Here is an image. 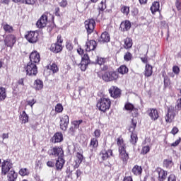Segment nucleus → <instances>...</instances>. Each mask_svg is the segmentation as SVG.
Here are the masks:
<instances>
[{"label":"nucleus","mask_w":181,"mask_h":181,"mask_svg":"<svg viewBox=\"0 0 181 181\" xmlns=\"http://www.w3.org/2000/svg\"><path fill=\"white\" fill-rule=\"evenodd\" d=\"M35 0H24V4L26 5H35Z\"/></svg>","instance_id":"obj_51"},{"label":"nucleus","mask_w":181,"mask_h":181,"mask_svg":"<svg viewBox=\"0 0 181 181\" xmlns=\"http://www.w3.org/2000/svg\"><path fill=\"white\" fill-rule=\"evenodd\" d=\"M98 40L99 43H108V42H110V34L107 32H104L101 34Z\"/></svg>","instance_id":"obj_19"},{"label":"nucleus","mask_w":181,"mask_h":181,"mask_svg":"<svg viewBox=\"0 0 181 181\" xmlns=\"http://www.w3.org/2000/svg\"><path fill=\"white\" fill-rule=\"evenodd\" d=\"M85 28L88 35H91L94 32V28H95V21L93 18L86 20L85 21Z\"/></svg>","instance_id":"obj_8"},{"label":"nucleus","mask_w":181,"mask_h":181,"mask_svg":"<svg viewBox=\"0 0 181 181\" xmlns=\"http://www.w3.org/2000/svg\"><path fill=\"white\" fill-rule=\"evenodd\" d=\"M59 6L62 8H66L67 6V0H62L59 2Z\"/></svg>","instance_id":"obj_53"},{"label":"nucleus","mask_w":181,"mask_h":181,"mask_svg":"<svg viewBox=\"0 0 181 181\" xmlns=\"http://www.w3.org/2000/svg\"><path fill=\"white\" fill-rule=\"evenodd\" d=\"M25 37L29 43H36L39 40V33L36 31H29L25 35Z\"/></svg>","instance_id":"obj_5"},{"label":"nucleus","mask_w":181,"mask_h":181,"mask_svg":"<svg viewBox=\"0 0 181 181\" xmlns=\"http://www.w3.org/2000/svg\"><path fill=\"white\" fill-rule=\"evenodd\" d=\"M118 73H119L120 74H127V73H128V69L127 68V66L122 65L118 69Z\"/></svg>","instance_id":"obj_34"},{"label":"nucleus","mask_w":181,"mask_h":181,"mask_svg":"<svg viewBox=\"0 0 181 181\" xmlns=\"http://www.w3.org/2000/svg\"><path fill=\"white\" fill-rule=\"evenodd\" d=\"M137 141H138V136L136 135V134L132 133L131 139H130L131 144H132V145H135Z\"/></svg>","instance_id":"obj_38"},{"label":"nucleus","mask_w":181,"mask_h":181,"mask_svg":"<svg viewBox=\"0 0 181 181\" xmlns=\"http://www.w3.org/2000/svg\"><path fill=\"white\" fill-rule=\"evenodd\" d=\"M166 176H168V172L160 169L158 171V180L163 181L166 179Z\"/></svg>","instance_id":"obj_26"},{"label":"nucleus","mask_w":181,"mask_h":181,"mask_svg":"<svg viewBox=\"0 0 181 181\" xmlns=\"http://www.w3.org/2000/svg\"><path fill=\"white\" fill-rule=\"evenodd\" d=\"M117 145L119 146V158L123 160V162H127L129 159V156L127 153L125 149V144H124V140L122 139H117Z\"/></svg>","instance_id":"obj_2"},{"label":"nucleus","mask_w":181,"mask_h":181,"mask_svg":"<svg viewBox=\"0 0 181 181\" xmlns=\"http://www.w3.org/2000/svg\"><path fill=\"white\" fill-rule=\"evenodd\" d=\"M123 181H133L132 177L129 176V177H124L123 179Z\"/></svg>","instance_id":"obj_64"},{"label":"nucleus","mask_w":181,"mask_h":181,"mask_svg":"<svg viewBox=\"0 0 181 181\" xmlns=\"http://www.w3.org/2000/svg\"><path fill=\"white\" fill-rule=\"evenodd\" d=\"M19 175H21V176H26L29 175V173L28 172V169L27 168L21 169L19 171Z\"/></svg>","instance_id":"obj_45"},{"label":"nucleus","mask_w":181,"mask_h":181,"mask_svg":"<svg viewBox=\"0 0 181 181\" xmlns=\"http://www.w3.org/2000/svg\"><path fill=\"white\" fill-rule=\"evenodd\" d=\"M48 69H49V70H52L53 73H57V71H59V67H57V64L54 63L50 64L48 66Z\"/></svg>","instance_id":"obj_33"},{"label":"nucleus","mask_w":181,"mask_h":181,"mask_svg":"<svg viewBox=\"0 0 181 181\" xmlns=\"http://www.w3.org/2000/svg\"><path fill=\"white\" fill-rule=\"evenodd\" d=\"M175 6L177 9V11H181V1L179 0H177L175 2Z\"/></svg>","instance_id":"obj_58"},{"label":"nucleus","mask_w":181,"mask_h":181,"mask_svg":"<svg viewBox=\"0 0 181 181\" xmlns=\"http://www.w3.org/2000/svg\"><path fill=\"white\" fill-rule=\"evenodd\" d=\"M121 11L124 15H128L129 13V7L124 6V7L122 8Z\"/></svg>","instance_id":"obj_49"},{"label":"nucleus","mask_w":181,"mask_h":181,"mask_svg":"<svg viewBox=\"0 0 181 181\" xmlns=\"http://www.w3.org/2000/svg\"><path fill=\"white\" fill-rule=\"evenodd\" d=\"M4 30H5V32H8V33H12V32H13V28H12V26L8 24L4 25Z\"/></svg>","instance_id":"obj_42"},{"label":"nucleus","mask_w":181,"mask_h":181,"mask_svg":"<svg viewBox=\"0 0 181 181\" xmlns=\"http://www.w3.org/2000/svg\"><path fill=\"white\" fill-rule=\"evenodd\" d=\"M94 135L95 138H100L101 135V131L100 129L95 130Z\"/></svg>","instance_id":"obj_56"},{"label":"nucleus","mask_w":181,"mask_h":181,"mask_svg":"<svg viewBox=\"0 0 181 181\" xmlns=\"http://www.w3.org/2000/svg\"><path fill=\"white\" fill-rule=\"evenodd\" d=\"M47 166L49 168H54V161L53 160H49L47 163Z\"/></svg>","instance_id":"obj_60"},{"label":"nucleus","mask_w":181,"mask_h":181,"mask_svg":"<svg viewBox=\"0 0 181 181\" xmlns=\"http://www.w3.org/2000/svg\"><path fill=\"white\" fill-rule=\"evenodd\" d=\"M177 132H179V129H177V127H173L171 130V134H173V135H176Z\"/></svg>","instance_id":"obj_61"},{"label":"nucleus","mask_w":181,"mask_h":181,"mask_svg":"<svg viewBox=\"0 0 181 181\" xmlns=\"http://www.w3.org/2000/svg\"><path fill=\"white\" fill-rule=\"evenodd\" d=\"M168 181H176V177L175 175H170L168 178Z\"/></svg>","instance_id":"obj_62"},{"label":"nucleus","mask_w":181,"mask_h":181,"mask_svg":"<svg viewBox=\"0 0 181 181\" xmlns=\"http://www.w3.org/2000/svg\"><path fill=\"white\" fill-rule=\"evenodd\" d=\"M98 77H101L103 81L106 83H110V81H115L118 80L119 75L118 72L115 71H110L105 72L102 76L100 75V73H98Z\"/></svg>","instance_id":"obj_1"},{"label":"nucleus","mask_w":181,"mask_h":181,"mask_svg":"<svg viewBox=\"0 0 181 181\" xmlns=\"http://www.w3.org/2000/svg\"><path fill=\"white\" fill-rule=\"evenodd\" d=\"M175 110H177L178 111L181 110V98L177 100Z\"/></svg>","instance_id":"obj_52"},{"label":"nucleus","mask_w":181,"mask_h":181,"mask_svg":"<svg viewBox=\"0 0 181 181\" xmlns=\"http://www.w3.org/2000/svg\"><path fill=\"white\" fill-rule=\"evenodd\" d=\"M106 1L107 0H102V1L98 5L99 10L101 11L102 12L103 11H104V9H105V8H107V6L105 5Z\"/></svg>","instance_id":"obj_41"},{"label":"nucleus","mask_w":181,"mask_h":181,"mask_svg":"<svg viewBox=\"0 0 181 181\" xmlns=\"http://www.w3.org/2000/svg\"><path fill=\"white\" fill-rule=\"evenodd\" d=\"M81 62H84L85 63H88L90 64V57H88V54H85L83 57H82Z\"/></svg>","instance_id":"obj_48"},{"label":"nucleus","mask_w":181,"mask_h":181,"mask_svg":"<svg viewBox=\"0 0 181 181\" xmlns=\"http://www.w3.org/2000/svg\"><path fill=\"white\" fill-rule=\"evenodd\" d=\"M69 126V116L64 115L61 117L60 120V128L62 131H66L67 127Z\"/></svg>","instance_id":"obj_13"},{"label":"nucleus","mask_w":181,"mask_h":181,"mask_svg":"<svg viewBox=\"0 0 181 181\" xmlns=\"http://www.w3.org/2000/svg\"><path fill=\"white\" fill-rule=\"evenodd\" d=\"M83 124V119L80 120H74L71 122V127L69 129L70 132H74L76 129H78L80 128V125Z\"/></svg>","instance_id":"obj_17"},{"label":"nucleus","mask_w":181,"mask_h":181,"mask_svg":"<svg viewBox=\"0 0 181 181\" xmlns=\"http://www.w3.org/2000/svg\"><path fill=\"white\" fill-rule=\"evenodd\" d=\"M86 52H91L93 50H95L96 47H97V42H95V40H90L86 42Z\"/></svg>","instance_id":"obj_15"},{"label":"nucleus","mask_w":181,"mask_h":181,"mask_svg":"<svg viewBox=\"0 0 181 181\" xmlns=\"http://www.w3.org/2000/svg\"><path fill=\"white\" fill-rule=\"evenodd\" d=\"M83 159H84L83 154H81L80 153H77L76 160H75L76 165H80V163H81V162H83Z\"/></svg>","instance_id":"obj_35"},{"label":"nucleus","mask_w":181,"mask_h":181,"mask_svg":"<svg viewBox=\"0 0 181 181\" xmlns=\"http://www.w3.org/2000/svg\"><path fill=\"white\" fill-rule=\"evenodd\" d=\"M119 29L122 32H128L131 29V22L125 21L121 23Z\"/></svg>","instance_id":"obj_18"},{"label":"nucleus","mask_w":181,"mask_h":181,"mask_svg":"<svg viewBox=\"0 0 181 181\" xmlns=\"http://www.w3.org/2000/svg\"><path fill=\"white\" fill-rule=\"evenodd\" d=\"M152 73H153L152 66L149 64H146L145 71H144V75L146 76V77H151V76H152Z\"/></svg>","instance_id":"obj_28"},{"label":"nucleus","mask_w":181,"mask_h":181,"mask_svg":"<svg viewBox=\"0 0 181 181\" xmlns=\"http://www.w3.org/2000/svg\"><path fill=\"white\" fill-rule=\"evenodd\" d=\"M150 118L153 121H156L159 118V113L156 109H150L147 111Z\"/></svg>","instance_id":"obj_16"},{"label":"nucleus","mask_w":181,"mask_h":181,"mask_svg":"<svg viewBox=\"0 0 181 181\" xmlns=\"http://www.w3.org/2000/svg\"><path fill=\"white\" fill-rule=\"evenodd\" d=\"M4 43L8 47H13V45L16 43V37L13 35H8L6 37Z\"/></svg>","instance_id":"obj_10"},{"label":"nucleus","mask_w":181,"mask_h":181,"mask_svg":"<svg viewBox=\"0 0 181 181\" xmlns=\"http://www.w3.org/2000/svg\"><path fill=\"white\" fill-rule=\"evenodd\" d=\"M125 62H129L132 59V54L131 52H127L124 56Z\"/></svg>","instance_id":"obj_47"},{"label":"nucleus","mask_w":181,"mask_h":181,"mask_svg":"<svg viewBox=\"0 0 181 181\" xmlns=\"http://www.w3.org/2000/svg\"><path fill=\"white\" fill-rule=\"evenodd\" d=\"M66 47L67 50H73V44H71L70 42H66Z\"/></svg>","instance_id":"obj_54"},{"label":"nucleus","mask_w":181,"mask_h":181,"mask_svg":"<svg viewBox=\"0 0 181 181\" xmlns=\"http://www.w3.org/2000/svg\"><path fill=\"white\" fill-rule=\"evenodd\" d=\"M135 128H136V123L134 122V120H132V124L129 127V131L132 134H134V132L135 131Z\"/></svg>","instance_id":"obj_43"},{"label":"nucleus","mask_w":181,"mask_h":181,"mask_svg":"<svg viewBox=\"0 0 181 181\" xmlns=\"http://www.w3.org/2000/svg\"><path fill=\"white\" fill-rule=\"evenodd\" d=\"M66 160H64V158L63 157L58 158V160H57V162L55 163V166L57 169V170H62L63 169V166L64 165Z\"/></svg>","instance_id":"obj_22"},{"label":"nucleus","mask_w":181,"mask_h":181,"mask_svg":"<svg viewBox=\"0 0 181 181\" xmlns=\"http://www.w3.org/2000/svg\"><path fill=\"white\" fill-rule=\"evenodd\" d=\"M124 108L127 111H132V110H134V105L131 103H127L124 105Z\"/></svg>","instance_id":"obj_50"},{"label":"nucleus","mask_w":181,"mask_h":181,"mask_svg":"<svg viewBox=\"0 0 181 181\" xmlns=\"http://www.w3.org/2000/svg\"><path fill=\"white\" fill-rule=\"evenodd\" d=\"M48 155H53L54 156H58V158H63L64 156V151L63 148L60 147H54L47 151Z\"/></svg>","instance_id":"obj_6"},{"label":"nucleus","mask_w":181,"mask_h":181,"mask_svg":"<svg viewBox=\"0 0 181 181\" xmlns=\"http://www.w3.org/2000/svg\"><path fill=\"white\" fill-rule=\"evenodd\" d=\"M13 168H12V163L8 160H4L1 163V174L6 175L11 170H13Z\"/></svg>","instance_id":"obj_9"},{"label":"nucleus","mask_w":181,"mask_h":181,"mask_svg":"<svg viewBox=\"0 0 181 181\" xmlns=\"http://www.w3.org/2000/svg\"><path fill=\"white\" fill-rule=\"evenodd\" d=\"M110 156H112V150L103 151L101 153V158L103 160H107Z\"/></svg>","instance_id":"obj_24"},{"label":"nucleus","mask_w":181,"mask_h":181,"mask_svg":"<svg viewBox=\"0 0 181 181\" xmlns=\"http://www.w3.org/2000/svg\"><path fill=\"white\" fill-rule=\"evenodd\" d=\"M179 144H180V139H177L174 143L171 144V146H177Z\"/></svg>","instance_id":"obj_63"},{"label":"nucleus","mask_w":181,"mask_h":181,"mask_svg":"<svg viewBox=\"0 0 181 181\" xmlns=\"http://www.w3.org/2000/svg\"><path fill=\"white\" fill-rule=\"evenodd\" d=\"M150 151L151 148L149 147V146H146L142 148L141 153L143 155H146V153H148V152H149Z\"/></svg>","instance_id":"obj_46"},{"label":"nucleus","mask_w":181,"mask_h":181,"mask_svg":"<svg viewBox=\"0 0 181 181\" xmlns=\"http://www.w3.org/2000/svg\"><path fill=\"white\" fill-rule=\"evenodd\" d=\"M132 173L135 175L136 176H139V175H141L142 173V167L139 165H135L132 170Z\"/></svg>","instance_id":"obj_27"},{"label":"nucleus","mask_w":181,"mask_h":181,"mask_svg":"<svg viewBox=\"0 0 181 181\" xmlns=\"http://www.w3.org/2000/svg\"><path fill=\"white\" fill-rule=\"evenodd\" d=\"M173 71L175 73V74H179L180 69H179V66H175L173 68Z\"/></svg>","instance_id":"obj_55"},{"label":"nucleus","mask_w":181,"mask_h":181,"mask_svg":"<svg viewBox=\"0 0 181 181\" xmlns=\"http://www.w3.org/2000/svg\"><path fill=\"white\" fill-rule=\"evenodd\" d=\"M90 146V148H97V146H98V140H97V139L95 138L92 139Z\"/></svg>","instance_id":"obj_39"},{"label":"nucleus","mask_w":181,"mask_h":181,"mask_svg":"<svg viewBox=\"0 0 181 181\" xmlns=\"http://www.w3.org/2000/svg\"><path fill=\"white\" fill-rule=\"evenodd\" d=\"M56 112H63V105L60 103L57 104L55 106Z\"/></svg>","instance_id":"obj_44"},{"label":"nucleus","mask_w":181,"mask_h":181,"mask_svg":"<svg viewBox=\"0 0 181 181\" xmlns=\"http://www.w3.org/2000/svg\"><path fill=\"white\" fill-rule=\"evenodd\" d=\"M34 87L35 90H42V88H43V81L40 79L35 80L34 82Z\"/></svg>","instance_id":"obj_29"},{"label":"nucleus","mask_w":181,"mask_h":181,"mask_svg":"<svg viewBox=\"0 0 181 181\" xmlns=\"http://www.w3.org/2000/svg\"><path fill=\"white\" fill-rule=\"evenodd\" d=\"M27 76H36L37 74V66L33 62H28L25 67Z\"/></svg>","instance_id":"obj_4"},{"label":"nucleus","mask_w":181,"mask_h":181,"mask_svg":"<svg viewBox=\"0 0 181 181\" xmlns=\"http://www.w3.org/2000/svg\"><path fill=\"white\" fill-rule=\"evenodd\" d=\"M50 49L54 52V53H59L63 50V47L60 44L54 43L52 44Z\"/></svg>","instance_id":"obj_23"},{"label":"nucleus","mask_w":181,"mask_h":181,"mask_svg":"<svg viewBox=\"0 0 181 181\" xmlns=\"http://www.w3.org/2000/svg\"><path fill=\"white\" fill-rule=\"evenodd\" d=\"M40 62V54L37 51L31 52L30 54V63H34L35 64Z\"/></svg>","instance_id":"obj_11"},{"label":"nucleus","mask_w":181,"mask_h":181,"mask_svg":"<svg viewBox=\"0 0 181 181\" xmlns=\"http://www.w3.org/2000/svg\"><path fill=\"white\" fill-rule=\"evenodd\" d=\"M96 61L98 64H99V66H101L103 64H105V62H107V59L98 57Z\"/></svg>","instance_id":"obj_40"},{"label":"nucleus","mask_w":181,"mask_h":181,"mask_svg":"<svg viewBox=\"0 0 181 181\" xmlns=\"http://www.w3.org/2000/svg\"><path fill=\"white\" fill-rule=\"evenodd\" d=\"M88 63L85 62L84 61H81L80 64H78V67H80L82 71H86L87 69V66H88Z\"/></svg>","instance_id":"obj_36"},{"label":"nucleus","mask_w":181,"mask_h":181,"mask_svg":"<svg viewBox=\"0 0 181 181\" xmlns=\"http://www.w3.org/2000/svg\"><path fill=\"white\" fill-rule=\"evenodd\" d=\"M46 25H47V16L42 15L37 21L36 25L39 29H42V28H45Z\"/></svg>","instance_id":"obj_12"},{"label":"nucleus","mask_w":181,"mask_h":181,"mask_svg":"<svg viewBox=\"0 0 181 181\" xmlns=\"http://www.w3.org/2000/svg\"><path fill=\"white\" fill-rule=\"evenodd\" d=\"M163 166L168 169H170V168L173 166V162H172L170 160H165L163 161Z\"/></svg>","instance_id":"obj_37"},{"label":"nucleus","mask_w":181,"mask_h":181,"mask_svg":"<svg viewBox=\"0 0 181 181\" xmlns=\"http://www.w3.org/2000/svg\"><path fill=\"white\" fill-rule=\"evenodd\" d=\"M109 93L112 98H118L121 95V90L115 86H112L109 89Z\"/></svg>","instance_id":"obj_14"},{"label":"nucleus","mask_w":181,"mask_h":181,"mask_svg":"<svg viewBox=\"0 0 181 181\" xmlns=\"http://www.w3.org/2000/svg\"><path fill=\"white\" fill-rule=\"evenodd\" d=\"M124 49H131L132 47V39L127 37L124 40Z\"/></svg>","instance_id":"obj_30"},{"label":"nucleus","mask_w":181,"mask_h":181,"mask_svg":"<svg viewBox=\"0 0 181 181\" xmlns=\"http://www.w3.org/2000/svg\"><path fill=\"white\" fill-rule=\"evenodd\" d=\"M6 175L8 181H16V179H18V173H16L13 170H11V171L7 173Z\"/></svg>","instance_id":"obj_21"},{"label":"nucleus","mask_w":181,"mask_h":181,"mask_svg":"<svg viewBox=\"0 0 181 181\" xmlns=\"http://www.w3.org/2000/svg\"><path fill=\"white\" fill-rule=\"evenodd\" d=\"M6 98V90L4 88H0V101H4Z\"/></svg>","instance_id":"obj_32"},{"label":"nucleus","mask_w":181,"mask_h":181,"mask_svg":"<svg viewBox=\"0 0 181 181\" xmlns=\"http://www.w3.org/2000/svg\"><path fill=\"white\" fill-rule=\"evenodd\" d=\"M175 117H176V110H175L173 106H170L165 115V122L169 123L172 122L173 119H175Z\"/></svg>","instance_id":"obj_7"},{"label":"nucleus","mask_w":181,"mask_h":181,"mask_svg":"<svg viewBox=\"0 0 181 181\" xmlns=\"http://www.w3.org/2000/svg\"><path fill=\"white\" fill-rule=\"evenodd\" d=\"M20 121H21L22 124H26V122H29V116L26 114V112L23 111L20 114Z\"/></svg>","instance_id":"obj_25"},{"label":"nucleus","mask_w":181,"mask_h":181,"mask_svg":"<svg viewBox=\"0 0 181 181\" xmlns=\"http://www.w3.org/2000/svg\"><path fill=\"white\" fill-rule=\"evenodd\" d=\"M63 141V134L61 132H57L52 136V142L53 144H59V142H62Z\"/></svg>","instance_id":"obj_20"},{"label":"nucleus","mask_w":181,"mask_h":181,"mask_svg":"<svg viewBox=\"0 0 181 181\" xmlns=\"http://www.w3.org/2000/svg\"><path fill=\"white\" fill-rule=\"evenodd\" d=\"M28 103V105H30V107H33V105H35V104H36V100H35V99H33L31 100H28L27 101Z\"/></svg>","instance_id":"obj_57"},{"label":"nucleus","mask_w":181,"mask_h":181,"mask_svg":"<svg viewBox=\"0 0 181 181\" xmlns=\"http://www.w3.org/2000/svg\"><path fill=\"white\" fill-rule=\"evenodd\" d=\"M100 66L102 71H107V70H108V66L105 65V64L100 65Z\"/></svg>","instance_id":"obj_59"},{"label":"nucleus","mask_w":181,"mask_h":181,"mask_svg":"<svg viewBox=\"0 0 181 181\" xmlns=\"http://www.w3.org/2000/svg\"><path fill=\"white\" fill-rule=\"evenodd\" d=\"M97 107L100 111L105 112L111 107V100L107 98H102L98 100Z\"/></svg>","instance_id":"obj_3"},{"label":"nucleus","mask_w":181,"mask_h":181,"mask_svg":"<svg viewBox=\"0 0 181 181\" xmlns=\"http://www.w3.org/2000/svg\"><path fill=\"white\" fill-rule=\"evenodd\" d=\"M159 8H160L159 2L155 1L154 3H153L151 7V11L152 13H155V12H158V11H159Z\"/></svg>","instance_id":"obj_31"}]
</instances>
